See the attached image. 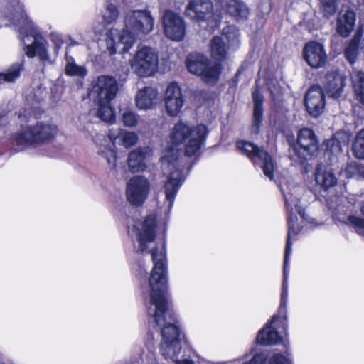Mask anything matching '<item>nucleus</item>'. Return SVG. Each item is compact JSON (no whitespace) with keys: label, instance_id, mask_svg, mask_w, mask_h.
<instances>
[{"label":"nucleus","instance_id":"nucleus-1","mask_svg":"<svg viewBox=\"0 0 364 364\" xmlns=\"http://www.w3.org/2000/svg\"><path fill=\"white\" fill-rule=\"evenodd\" d=\"M154 267L149 279V300L146 303L148 315L161 330V352L166 358L175 361L181 350L179 328L173 314L168 309L166 297V260L163 244L151 251Z\"/></svg>","mask_w":364,"mask_h":364},{"label":"nucleus","instance_id":"nucleus-2","mask_svg":"<svg viewBox=\"0 0 364 364\" xmlns=\"http://www.w3.org/2000/svg\"><path fill=\"white\" fill-rule=\"evenodd\" d=\"M154 19L147 11H132L124 18L121 31L112 28L106 33L107 51L112 55L117 50L127 53L132 47L136 37L144 36L153 29Z\"/></svg>","mask_w":364,"mask_h":364},{"label":"nucleus","instance_id":"nucleus-3","mask_svg":"<svg viewBox=\"0 0 364 364\" xmlns=\"http://www.w3.org/2000/svg\"><path fill=\"white\" fill-rule=\"evenodd\" d=\"M288 189V187H287V188L284 186L280 187V190L285 200L288 224V232L284 259V279L281 294L280 306L279 309V314L282 315L281 322L282 323L284 330L287 328V304L288 298V283L287 268L289 255L291 252L292 243L291 242V238L292 236L298 235L301 230L299 226L297 225L298 218L296 214H299L304 220H307L305 218L304 210L299 205V200L298 198V195L301 188L296 186L294 187L291 190Z\"/></svg>","mask_w":364,"mask_h":364},{"label":"nucleus","instance_id":"nucleus-4","mask_svg":"<svg viewBox=\"0 0 364 364\" xmlns=\"http://www.w3.org/2000/svg\"><path fill=\"white\" fill-rule=\"evenodd\" d=\"M4 13L6 18L18 28L19 38L25 45V54L28 58L38 55L43 61L48 60V42L38 34L31 21L24 13L19 0H12Z\"/></svg>","mask_w":364,"mask_h":364},{"label":"nucleus","instance_id":"nucleus-5","mask_svg":"<svg viewBox=\"0 0 364 364\" xmlns=\"http://www.w3.org/2000/svg\"><path fill=\"white\" fill-rule=\"evenodd\" d=\"M179 152L178 149L171 147L161 158L163 171H171L164 187L168 212H170L173 207L175 197L186 178L180 168V163L178 161Z\"/></svg>","mask_w":364,"mask_h":364},{"label":"nucleus","instance_id":"nucleus-6","mask_svg":"<svg viewBox=\"0 0 364 364\" xmlns=\"http://www.w3.org/2000/svg\"><path fill=\"white\" fill-rule=\"evenodd\" d=\"M207 127L203 124L190 126L181 121L177 122L170 134L172 144L178 145L186 142L185 154L191 156L197 154L205 141Z\"/></svg>","mask_w":364,"mask_h":364},{"label":"nucleus","instance_id":"nucleus-7","mask_svg":"<svg viewBox=\"0 0 364 364\" xmlns=\"http://www.w3.org/2000/svg\"><path fill=\"white\" fill-rule=\"evenodd\" d=\"M57 134V126L38 122L35 124L22 127L16 132L12 136V144L17 146V151H21L28 146L49 141Z\"/></svg>","mask_w":364,"mask_h":364},{"label":"nucleus","instance_id":"nucleus-8","mask_svg":"<svg viewBox=\"0 0 364 364\" xmlns=\"http://www.w3.org/2000/svg\"><path fill=\"white\" fill-rule=\"evenodd\" d=\"M129 63L135 75L140 77H147L153 75L157 69L158 54L153 48L144 46L137 50Z\"/></svg>","mask_w":364,"mask_h":364},{"label":"nucleus","instance_id":"nucleus-9","mask_svg":"<svg viewBox=\"0 0 364 364\" xmlns=\"http://www.w3.org/2000/svg\"><path fill=\"white\" fill-rule=\"evenodd\" d=\"M186 66L191 73L200 75L206 83L216 82L221 71L219 63L209 64L208 59L200 54H190L186 60Z\"/></svg>","mask_w":364,"mask_h":364},{"label":"nucleus","instance_id":"nucleus-10","mask_svg":"<svg viewBox=\"0 0 364 364\" xmlns=\"http://www.w3.org/2000/svg\"><path fill=\"white\" fill-rule=\"evenodd\" d=\"M237 147L253 163L259 164L267 177L273 179L274 166L272 156L266 150L246 141H237Z\"/></svg>","mask_w":364,"mask_h":364},{"label":"nucleus","instance_id":"nucleus-11","mask_svg":"<svg viewBox=\"0 0 364 364\" xmlns=\"http://www.w3.org/2000/svg\"><path fill=\"white\" fill-rule=\"evenodd\" d=\"M156 223L154 215L147 216L141 223H137L128 228V232L132 237H136L138 242L135 249L138 252L145 251L149 244L152 243L156 237Z\"/></svg>","mask_w":364,"mask_h":364},{"label":"nucleus","instance_id":"nucleus-12","mask_svg":"<svg viewBox=\"0 0 364 364\" xmlns=\"http://www.w3.org/2000/svg\"><path fill=\"white\" fill-rule=\"evenodd\" d=\"M117 91L118 85L114 77L101 75L93 82L90 95L96 103H108L115 97Z\"/></svg>","mask_w":364,"mask_h":364},{"label":"nucleus","instance_id":"nucleus-13","mask_svg":"<svg viewBox=\"0 0 364 364\" xmlns=\"http://www.w3.org/2000/svg\"><path fill=\"white\" fill-rule=\"evenodd\" d=\"M150 189L149 180L143 176L131 178L126 186L127 200L134 205H141L146 200Z\"/></svg>","mask_w":364,"mask_h":364},{"label":"nucleus","instance_id":"nucleus-14","mask_svg":"<svg viewBox=\"0 0 364 364\" xmlns=\"http://www.w3.org/2000/svg\"><path fill=\"white\" fill-rule=\"evenodd\" d=\"M299 147L293 148V151L297 154L300 162L308 157H312L318 149V142L314 132L308 128L302 129L297 136Z\"/></svg>","mask_w":364,"mask_h":364},{"label":"nucleus","instance_id":"nucleus-15","mask_svg":"<svg viewBox=\"0 0 364 364\" xmlns=\"http://www.w3.org/2000/svg\"><path fill=\"white\" fill-rule=\"evenodd\" d=\"M163 25L166 36L173 40H183L186 33V26L183 19L178 14L166 11L163 17Z\"/></svg>","mask_w":364,"mask_h":364},{"label":"nucleus","instance_id":"nucleus-16","mask_svg":"<svg viewBox=\"0 0 364 364\" xmlns=\"http://www.w3.org/2000/svg\"><path fill=\"white\" fill-rule=\"evenodd\" d=\"M303 57L306 63L314 69L323 68L328 58L324 46L316 41H310L304 46Z\"/></svg>","mask_w":364,"mask_h":364},{"label":"nucleus","instance_id":"nucleus-17","mask_svg":"<svg viewBox=\"0 0 364 364\" xmlns=\"http://www.w3.org/2000/svg\"><path fill=\"white\" fill-rule=\"evenodd\" d=\"M164 101L168 114L171 117L178 116L183 107L184 98L180 87L176 83H171L167 87Z\"/></svg>","mask_w":364,"mask_h":364},{"label":"nucleus","instance_id":"nucleus-18","mask_svg":"<svg viewBox=\"0 0 364 364\" xmlns=\"http://www.w3.org/2000/svg\"><path fill=\"white\" fill-rule=\"evenodd\" d=\"M324 95L318 85L311 86L305 95V105L307 112L314 117H318L324 108Z\"/></svg>","mask_w":364,"mask_h":364},{"label":"nucleus","instance_id":"nucleus-19","mask_svg":"<svg viewBox=\"0 0 364 364\" xmlns=\"http://www.w3.org/2000/svg\"><path fill=\"white\" fill-rule=\"evenodd\" d=\"M213 5L210 0H191L186 13L188 16L197 21H206L212 17Z\"/></svg>","mask_w":364,"mask_h":364},{"label":"nucleus","instance_id":"nucleus-20","mask_svg":"<svg viewBox=\"0 0 364 364\" xmlns=\"http://www.w3.org/2000/svg\"><path fill=\"white\" fill-rule=\"evenodd\" d=\"M344 76L336 70L328 72L324 78L323 87L326 93L333 98L339 97L345 85Z\"/></svg>","mask_w":364,"mask_h":364},{"label":"nucleus","instance_id":"nucleus-21","mask_svg":"<svg viewBox=\"0 0 364 364\" xmlns=\"http://www.w3.org/2000/svg\"><path fill=\"white\" fill-rule=\"evenodd\" d=\"M150 153L151 149L149 147H139L132 151L127 158L129 170L132 173L144 171L146 168V159Z\"/></svg>","mask_w":364,"mask_h":364},{"label":"nucleus","instance_id":"nucleus-22","mask_svg":"<svg viewBox=\"0 0 364 364\" xmlns=\"http://www.w3.org/2000/svg\"><path fill=\"white\" fill-rule=\"evenodd\" d=\"M136 107L139 109L148 110L154 108L159 102L158 92L152 87L139 90L135 97Z\"/></svg>","mask_w":364,"mask_h":364},{"label":"nucleus","instance_id":"nucleus-23","mask_svg":"<svg viewBox=\"0 0 364 364\" xmlns=\"http://www.w3.org/2000/svg\"><path fill=\"white\" fill-rule=\"evenodd\" d=\"M107 135L113 145H122L126 148L135 145L138 141L136 133L122 129H112Z\"/></svg>","mask_w":364,"mask_h":364},{"label":"nucleus","instance_id":"nucleus-24","mask_svg":"<svg viewBox=\"0 0 364 364\" xmlns=\"http://www.w3.org/2000/svg\"><path fill=\"white\" fill-rule=\"evenodd\" d=\"M279 316L274 315L272 320L267 323L263 329L260 330L257 336L256 341L258 343L263 346L275 344L279 342L281 337L278 334L272 324L279 320Z\"/></svg>","mask_w":364,"mask_h":364},{"label":"nucleus","instance_id":"nucleus-25","mask_svg":"<svg viewBox=\"0 0 364 364\" xmlns=\"http://www.w3.org/2000/svg\"><path fill=\"white\" fill-rule=\"evenodd\" d=\"M315 180L316 184L323 190H327L337 184V178L332 170L323 164L317 165Z\"/></svg>","mask_w":364,"mask_h":364},{"label":"nucleus","instance_id":"nucleus-26","mask_svg":"<svg viewBox=\"0 0 364 364\" xmlns=\"http://www.w3.org/2000/svg\"><path fill=\"white\" fill-rule=\"evenodd\" d=\"M355 22V13L350 9L343 14L340 13L336 21V31L343 36L347 37L352 32Z\"/></svg>","mask_w":364,"mask_h":364},{"label":"nucleus","instance_id":"nucleus-27","mask_svg":"<svg viewBox=\"0 0 364 364\" xmlns=\"http://www.w3.org/2000/svg\"><path fill=\"white\" fill-rule=\"evenodd\" d=\"M252 97L254 101V109L250 132L252 134H257L259 132L263 119V97L257 90H255L252 92Z\"/></svg>","mask_w":364,"mask_h":364},{"label":"nucleus","instance_id":"nucleus-28","mask_svg":"<svg viewBox=\"0 0 364 364\" xmlns=\"http://www.w3.org/2000/svg\"><path fill=\"white\" fill-rule=\"evenodd\" d=\"M227 11L236 21L246 20L250 14L247 6L240 0H230L227 4Z\"/></svg>","mask_w":364,"mask_h":364},{"label":"nucleus","instance_id":"nucleus-29","mask_svg":"<svg viewBox=\"0 0 364 364\" xmlns=\"http://www.w3.org/2000/svg\"><path fill=\"white\" fill-rule=\"evenodd\" d=\"M24 61L13 63L6 72L0 73V84L2 82H13L19 77L21 72L23 69Z\"/></svg>","mask_w":364,"mask_h":364},{"label":"nucleus","instance_id":"nucleus-30","mask_svg":"<svg viewBox=\"0 0 364 364\" xmlns=\"http://www.w3.org/2000/svg\"><path fill=\"white\" fill-rule=\"evenodd\" d=\"M351 80L358 100L364 105V73L353 70L351 73Z\"/></svg>","mask_w":364,"mask_h":364},{"label":"nucleus","instance_id":"nucleus-31","mask_svg":"<svg viewBox=\"0 0 364 364\" xmlns=\"http://www.w3.org/2000/svg\"><path fill=\"white\" fill-rule=\"evenodd\" d=\"M211 53L215 60L222 61L226 58V47L221 37H214L210 43Z\"/></svg>","mask_w":364,"mask_h":364},{"label":"nucleus","instance_id":"nucleus-32","mask_svg":"<svg viewBox=\"0 0 364 364\" xmlns=\"http://www.w3.org/2000/svg\"><path fill=\"white\" fill-rule=\"evenodd\" d=\"M66 62L65 71L67 75L85 77L87 75L86 68L77 65L73 57L66 55Z\"/></svg>","mask_w":364,"mask_h":364},{"label":"nucleus","instance_id":"nucleus-33","mask_svg":"<svg viewBox=\"0 0 364 364\" xmlns=\"http://www.w3.org/2000/svg\"><path fill=\"white\" fill-rule=\"evenodd\" d=\"M119 16V12L117 6L111 3L107 4L103 13V22L105 25L107 26L113 24V27L111 29L117 28L118 30V28L116 27V21L118 19ZM109 30L110 28L108 31Z\"/></svg>","mask_w":364,"mask_h":364},{"label":"nucleus","instance_id":"nucleus-34","mask_svg":"<svg viewBox=\"0 0 364 364\" xmlns=\"http://www.w3.org/2000/svg\"><path fill=\"white\" fill-rule=\"evenodd\" d=\"M352 153L355 158L364 159V129L356 134L352 144Z\"/></svg>","mask_w":364,"mask_h":364},{"label":"nucleus","instance_id":"nucleus-35","mask_svg":"<svg viewBox=\"0 0 364 364\" xmlns=\"http://www.w3.org/2000/svg\"><path fill=\"white\" fill-rule=\"evenodd\" d=\"M110 102L108 103H97L99 109L97 111V117L104 122L112 123L115 119V114L113 109L110 106Z\"/></svg>","mask_w":364,"mask_h":364},{"label":"nucleus","instance_id":"nucleus-36","mask_svg":"<svg viewBox=\"0 0 364 364\" xmlns=\"http://www.w3.org/2000/svg\"><path fill=\"white\" fill-rule=\"evenodd\" d=\"M122 121L125 127H135L137 125L139 117L130 109H120Z\"/></svg>","mask_w":364,"mask_h":364},{"label":"nucleus","instance_id":"nucleus-37","mask_svg":"<svg viewBox=\"0 0 364 364\" xmlns=\"http://www.w3.org/2000/svg\"><path fill=\"white\" fill-rule=\"evenodd\" d=\"M358 47L359 39L354 38L345 50V56L350 63H353L357 58Z\"/></svg>","mask_w":364,"mask_h":364},{"label":"nucleus","instance_id":"nucleus-38","mask_svg":"<svg viewBox=\"0 0 364 364\" xmlns=\"http://www.w3.org/2000/svg\"><path fill=\"white\" fill-rule=\"evenodd\" d=\"M321 9L323 16L329 18L334 15L337 10L336 0H320Z\"/></svg>","mask_w":364,"mask_h":364},{"label":"nucleus","instance_id":"nucleus-39","mask_svg":"<svg viewBox=\"0 0 364 364\" xmlns=\"http://www.w3.org/2000/svg\"><path fill=\"white\" fill-rule=\"evenodd\" d=\"M100 154L107 160V164L111 168H114L116 166V153L111 148L105 147L104 149L100 150Z\"/></svg>","mask_w":364,"mask_h":364},{"label":"nucleus","instance_id":"nucleus-40","mask_svg":"<svg viewBox=\"0 0 364 364\" xmlns=\"http://www.w3.org/2000/svg\"><path fill=\"white\" fill-rule=\"evenodd\" d=\"M348 222L355 228L358 233L364 235V219L355 216H350L348 218Z\"/></svg>","mask_w":364,"mask_h":364},{"label":"nucleus","instance_id":"nucleus-41","mask_svg":"<svg viewBox=\"0 0 364 364\" xmlns=\"http://www.w3.org/2000/svg\"><path fill=\"white\" fill-rule=\"evenodd\" d=\"M269 364H291V360L282 354L277 353L271 357Z\"/></svg>","mask_w":364,"mask_h":364},{"label":"nucleus","instance_id":"nucleus-42","mask_svg":"<svg viewBox=\"0 0 364 364\" xmlns=\"http://www.w3.org/2000/svg\"><path fill=\"white\" fill-rule=\"evenodd\" d=\"M357 167L358 162L352 161L349 163L346 168V173L349 175L350 177L355 176L357 175Z\"/></svg>","mask_w":364,"mask_h":364},{"label":"nucleus","instance_id":"nucleus-43","mask_svg":"<svg viewBox=\"0 0 364 364\" xmlns=\"http://www.w3.org/2000/svg\"><path fill=\"white\" fill-rule=\"evenodd\" d=\"M266 357L263 354H257L249 361L245 362L244 364H264Z\"/></svg>","mask_w":364,"mask_h":364},{"label":"nucleus","instance_id":"nucleus-44","mask_svg":"<svg viewBox=\"0 0 364 364\" xmlns=\"http://www.w3.org/2000/svg\"><path fill=\"white\" fill-rule=\"evenodd\" d=\"M356 176L364 178V164L358 162Z\"/></svg>","mask_w":364,"mask_h":364},{"label":"nucleus","instance_id":"nucleus-45","mask_svg":"<svg viewBox=\"0 0 364 364\" xmlns=\"http://www.w3.org/2000/svg\"><path fill=\"white\" fill-rule=\"evenodd\" d=\"M175 362L177 363V364H195L193 361L189 360V359H183V360H179L178 358H177Z\"/></svg>","mask_w":364,"mask_h":364},{"label":"nucleus","instance_id":"nucleus-46","mask_svg":"<svg viewBox=\"0 0 364 364\" xmlns=\"http://www.w3.org/2000/svg\"><path fill=\"white\" fill-rule=\"evenodd\" d=\"M82 43H81V42H76V41H75L73 39H70V43L68 44V46H73L80 45V44H82Z\"/></svg>","mask_w":364,"mask_h":364},{"label":"nucleus","instance_id":"nucleus-47","mask_svg":"<svg viewBox=\"0 0 364 364\" xmlns=\"http://www.w3.org/2000/svg\"><path fill=\"white\" fill-rule=\"evenodd\" d=\"M240 361L239 360H235L234 361H230V362H228L226 363L225 364H235V363Z\"/></svg>","mask_w":364,"mask_h":364},{"label":"nucleus","instance_id":"nucleus-48","mask_svg":"<svg viewBox=\"0 0 364 364\" xmlns=\"http://www.w3.org/2000/svg\"><path fill=\"white\" fill-rule=\"evenodd\" d=\"M360 211L362 214L364 215V203L360 207Z\"/></svg>","mask_w":364,"mask_h":364},{"label":"nucleus","instance_id":"nucleus-49","mask_svg":"<svg viewBox=\"0 0 364 364\" xmlns=\"http://www.w3.org/2000/svg\"><path fill=\"white\" fill-rule=\"evenodd\" d=\"M313 220H314L313 218H310V220H309V222L311 223H314Z\"/></svg>","mask_w":364,"mask_h":364},{"label":"nucleus","instance_id":"nucleus-50","mask_svg":"<svg viewBox=\"0 0 364 364\" xmlns=\"http://www.w3.org/2000/svg\"><path fill=\"white\" fill-rule=\"evenodd\" d=\"M0 364H5V363L0 360Z\"/></svg>","mask_w":364,"mask_h":364}]
</instances>
